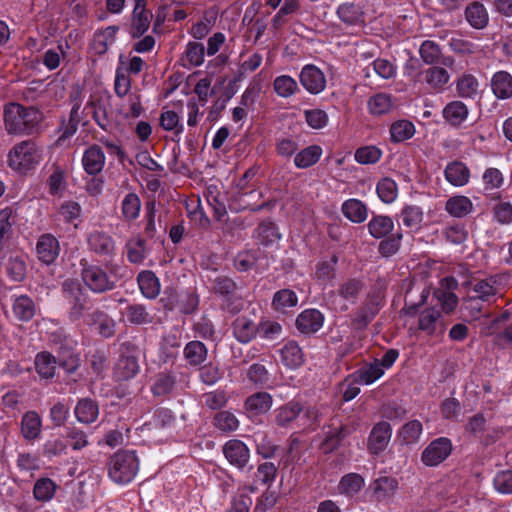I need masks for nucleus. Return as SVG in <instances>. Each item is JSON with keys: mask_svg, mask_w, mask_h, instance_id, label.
Wrapping results in <instances>:
<instances>
[{"mask_svg": "<svg viewBox=\"0 0 512 512\" xmlns=\"http://www.w3.org/2000/svg\"><path fill=\"white\" fill-rule=\"evenodd\" d=\"M42 113L35 107L9 103L4 108V124L9 134H33L38 131Z\"/></svg>", "mask_w": 512, "mask_h": 512, "instance_id": "obj_1", "label": "nucleus"}, {"mask_svg": "<svg viewBox=\"0 0 512 512\" xmlns=\"http://www.w3.org/2000/svg\"><path fill=\"white\" fill-rule=\"evenodd\" d=\"M109 478L116 484L131 482L139 470V459L134 451L119 450L107 462Z\"/></svg>", "mask_w": 512, "mask_h": 512, "instance_id": "obj_2", "label": "nucleus"}, {"mask_svg": "<svg viewBox=\"0 0 512 512\" xmlns=\"http://www.w3.org/2000/svg\"><path fill=\"white\" fill-rule=\"evenodd\" d=\"M61 292L69 305V319L75 322L83 318L85 311L91 308V301L80 282L75 279H66L62 283Z\"/></svg>", "mask_w": 512, "mask_h": 512, "instance_id": "obj_3", "label": "nucleus"}, {"mask_svg": "<svg viewBox=\"0 0 512 512\" xmlns=\"http://www.w3.org/2000/svg\"><path fill=\"white\" fill-rule=\"evenodd\" d=\"M81 277L84 284L94 293H105L116 288V279L98 265L81 262Z\"/></svg>", "mask_w": 512, "mask_h": 512, "instance_id": "obj_4", "label": "nucleus"}, {"mask_svg": "<svg viewBox=\"0 0 512 512\" xmlns=\"http://www.w3.org/2000/svg\"><path fill=\"white\" fill-rule=\"evenodd\" d=\"M40 159L35 142L31 140L16 144L9 152L8 163L11 168L24 173L33 168Z\"/></svg>", "mask_w": 512, "mask_h": 512, "instance_id": "obj_5", "label": "nucleus"}, {"mask_svg": "<svg viewBox=\"0 0 512 512\" xmlns=\"http://www.w3.org/2000/svg\"><path fill=\"white\" fill-rule=\"evenodd\" d=\"M213 291L223 297L222 308L231 313H239L244 306L243 299L238 295V285L228 276H218L213 282Z\"/></svg>", "mask_w": 512, "mask_h": 512, "instance_id": "obj_6", "label": "nucleus"}, {"mask_svg": "<svg viewBox=\"0 0 512 512\" xmlns=\"http://www.w3.org/2000/svg\"><path fill=\"white\" fill-rule=\"evenodd\" d=\"M222 451L227 461L239 470H243L250 461V449L239 439L227 441Z\"/></svg>", "mask_w": 512, "mask_h": 512, "instance_id": "obj_7", "label": "nucleus"}, {"mask_svg": "<svg viewBox=\"0 0 512 512\" xmlns=\"http://www.w3.org/2000/svg\"><path fill=\"white\" fill-rule=\"evenodd\" d=\"M452 445L447 438H438L432 441L422 452V462L426 466H437L451 453Z\"/></svg>", "mask_w": 512, "mask_h": 512, "instance_id": "obj_8", "label": "nucleus"}, {"mask_svg": "<svg viewBox=\"0 0 512 512\" xmlns=\"http://www.w3.org/2000/svg\"><path fill=\"white\" fill-rule=\"evenodd\" d=\"M392 435L391 425L386 421L376 423L368 437L367 449L371 454L378 455L388 446Z\"/></svg>", "mask_w": 512, "mask_h": 512, "instance_id": "obj_9", "label": "nucleus"}, {"mask_svg": "<svg viewBox=\"0 0 512 512\" xmlns=\"http://www.w3.org/2000/svg\"><path fill=\"white\" fill-rule=\"evenodd\" d=\"M301 85L311 94H318L326 87L324 73L315 65H305L299 75Z\"/></svg>", "mask_w": 512, "mask_h": 512, "instance_id": "obj_10", "label": "nucleus"}, {"mask_svg": "<svg viewBox=\"0 0 512 512\" xmlns=\"http://www.w3.org/2000/svg\"><path fill=\"white\" fill-rule=\"evenodd\" d=\"M324 322L323 314L317 309H306L296 318V327L302 334L316 333Z\"/></svg>", "mask_w": 512, "mask_h": 512, "instance_id": "obj_11", "label": "nucleus"}, {"mask_svg": "<svg viewBox=\"0 0 512 512\" xmlns=\"http://www.w3.org/2000/svg\"><path fill=\"white\" fill-rule=\"evenodd\" d=\"M273 404L272 396L264 391L256 392L246 398L244 408L249 417H256L267 413Z\"/></svg>", "mask_w": 512, "mask_h": 512, "instance_id": "obj_12", "label": "nucleus"}, {"mask_svg": "<svg viewBox=\"0 0 512 512\" xmlns=\"http://www.w3.org/2000/svg\"><path fill=\"white\" fill-rule=\"evenodd\" d=\"M419 53L423 62L428 65L440 64L445 67H451L454 64V59L449 56H443L439 45L431 40H426L421 44Z\"/></svg>", "mask_w": 512, "mask_h": 512, "instance_id": "obj_13", "label": "nucleus"}, {"mask_svg": "<svg viewBox=\"0 0 512 512\" xmlns=\"http://www.w3.org/2000/svg\"><path fill=\"white\" fill-rule=\"evenodd\" d=\"M39 260L50 265L54 263L60 252L58 240L51 234L42 235L36 245Z\"/></svg>", "mask_w": 512, "mask_h": 512, "instance_id": "obj_14", "label": "nucleus"}, {"mask_svg": "<svg viewBox=\"0 0 512 512\" xmlns=\"http://www.w3.org/2000/svg\"><path fill=\"white\" fill-rule=\"evenodd\" d=\"M83 168L89 175L99 174L105 165V155L102 148L93 144L89 146L82 157Z\"/></svg>", "mask_w": 512, "mask_h": 512, "instance_id": "obj_15", "label": "nucleus"}, {"mask_svg": "<svg viewBox=\"0 0 512 512\" xmlns=\"http://www.w3.org/2000/svg\"><path fill=\"white\" fill-rule=\"evenodd\" d=\"M232 331L238 342L247 344L258 334V325H256L251 319L245 316H240L232 323Z\"/></svg>", "mask_w": 512, "mask_h": 512, "instance_id": "obj_16", "label": "nucleus"}, {"mask_svg": "<svg viewBox=\"0 0 512 512\" xmlns=\"http://www.w3.org/2000/svg\"><path fill=\"white\" fill-rule=\"evenodd\" d=\"M354 430L355 428L353 426L347 425H341L337 428H331L327 432L324 440L321 443V448L323 452L328 454L337 450L341 446L343 440L347 436H349Z\"/></svg>", "mask_w": 512, "mask_h": 512, "instance_id": "obj_17", "label": "nucleus"}, {"mask_svg": "<svg viewBox=\"0 0 512 512\" xmlns=\"http://www.w3.org/2000/svg\"><path fill=\"white\" fill-rule=\"evenodd\" d=\"M152 17V13L146 7L134 6L130 28L131 37L139 38L144 35L150 27Z\"/></svg>", "mask_w": 512, "mask_h": 512, "instance_id": "obj_18", "label": "nucleus"}, {"mask_svg": "<svg viewBox=\"0 0 512 512\" xmlns=\"http://www.w3.org/2000/svg\"><path fill=\"white\" fill-rule=\"evenodd\" d=\"M141 293L148 299H155L160 293V282L154 272L144 270L137 276Z\"/></svg>", "mask_w": 512, "mask_h": 512, "instance_id": "obj_19", "label": "nucleus"}, {"mask_svg": "<svg viewBox=\"0 0 512 512\" xmlns=\"http://www.w3.org/2000/svg\"><path fill=\"white\" fill-rule=\"evenodd\" d=\"M183 355L190 366L197 367L206 361L208 349L203 342L192 340L185 345Z\"/></svg>", "mask_w": 512, "mask_h": 512, "instance_id": "obj_20", "label": "nucleus"}, {"mask_svg": "<svg viewBox=\"0 0 512 512\" xmlns=\"http://www.w3.org/2000/svg\"><path fill=\"white\" fill-rule=\"evenodd\" d=\"M371 489L375 500L383 501L395 494L398 489V481L389 476L380 477L372 483Z\"/></svg>", "mask_w": 512, "mask_h": 512, "instance_id": "obj_21", "label": "nucleus"}, {"mask_svg": "<svg viewBox=\"0 0 512 512\" xmlns=\"http://www.w3.org/2000/svg\"><path fill=\"white\" fill-rule=\"evenodd\" d=\"M139 372L137 358L119 357L113 369V377L117 381H127L134 378Z\"/></svg>", "mask_w": 512, "mask_h": 512, "instance_id": "obj_22", "label": "nucleus"}, {"mask_svg": "<svg viewBox=\"0 0 512 512\" xmlns=\"http://www.w3.org/2000/svg\"><path fill=\"white\" fill-rule=\"evenodd\" d=\"M4 267L11 280L22 282L26 278L27 264L23 256L15 253L9 254Z\"/></svg>", "mask_w": 512, "mask_h": 512, "instance_id": "obj_23", "label": "nucleus"}, {"mask_svg": "<svg viewBox=\"0 0 512 512\" xmlns=\"http://www.w3.org/2000/svg\"><path fill=\"white\" fill-rule=\"evenodd\" d=\"M280 355L283 365L290 369L298 368L304 363L303 351L295 341L287 342L280 350Z\"/></svg>", "mask_w": 512, "mask_h": 512, "instance_id": "obj_24", "label": "nucleus"}, {"mask_svg": "<svg viewBox=\"0 0 512 512\" xmlns=\"http://www.w3.org/2000/svg\"><path fill=\"white\" fill-rule=\"evenodd\" d=\"M88 244L90 249L99 255H111L115 250L111 236L101 231L92 232L88 237Z\"/></svg>", "mask_w": 512, "mask_h": 512, "instance_id": "obj_25", "label": "nucleus"}, {"mask_svg": "<svg viewBox=\"0 0 512 512\" xmlns=\"http://www.w3.org/2000/svg\"><path fill=\"white\" fill-rule=\"evenodd\" d=\"M369 234L375 239L387 237L394 229L392 218L384 215H374L367 224Z\"/></svg>", "mask_w": 512, "mask_h": 512, "instance_id": "obj_26", "label": "nucleus"}, {"mask_svg": "<svg viewBox=\"0 0 512 512\" xmlns=\"http://www.w3.org/2000/svg\"><path fill=\"white\" fill-rule=\"evenodd\" d=\"M42 421L35 411L26 412L21 420V433L27 440H35L41 433Z\"/></svg>", "mask_w": 512, "mask_h": 512, "instance_id": "obj_27", "label": "nucleus"}, {"mask_svg": "<svg viewBox=\"0 0 512 512\" xmlns=\"http://www.w3.org/2000/svg\"><path fill=\"white\" fill-rule=\"evenodd\" d=\"M465 18L475 29H483L489 20L488 13L480 2H473L466 7Z\"/></svg>", "mask_w": 512, "mask_h": 512, "instance_id": "obj_28", "label": "nucleus"}, {"mask_svg": "<svg viewBox=\"0 0 512 512\" xmlns=\"http://www.w3.org/2000/svg\"><path fill=\"white\" fill-rule=\"evenodd\" d=\"M98 413V404L90 398L80 399L75 407L76 418L85 424L93 423L97 419Z\"/></svg>", "mask_w": 512, "mask_h": 512, "instance_id": "obj_29", "label": "nucleus"}, {"mask_svg": "<svg viewBox=\"0 0 512 512\" xmlns=\"http://www.w3.org/2000/svg\"><path fill=\"white\" fill-rule=\"evenodd\" d=\"M491 86L497 98L507 99L512 96V76L506 71L495 73Z\"/></svg>", "mask_w": 512, "mask_h": 512, "instance_id": "obj_30", "label": "nucleus"}, {"mask_svg": "<svg viewBox=\"0 0 512 512\" xmlns=\"http://www.w3.org/2000/svg\"><path fill=\"white\" fill-rule=\"evenodd\" d=\"M337 15L347 25L364 23V12L359 5L354 3L347 2L340 5L337 9Z\"/></svg>", "mask_w": 512, "mask_h": 512, "instance_id": "obj_31", "label": "nucleus"}, {"mask_svg": "<svg viewBox=\"0 0 512 512\" xmlns=\"http://www.w3.org/2000/svg\"><path fill=\"white\" fill-rule=\"evenodd\" d=\"M302 410L300 403L290 401L275 411V422L280 427H286L299 416Z\"/></svg>", "mask_w": 512, "mask_h": 512, "instance_id": "obj_32", "label": "nucleus"}, {"mask_svg": "<svg viewBox=\"0 0 512 512\" xmlns=\"http://www.w3.org/2000/svg\"><path fill=\"white\" fill-rule=\"evenodd\" d=\"M470 176L469 169L462 162L449 163L445 169L446 180L454 186L465 185Z\"/></svg>", "mask_w": 512, "mask_h": 512, "instance_id": "obj_33", "label": "nucleus"}, {"mask_svg": "<svg viewBox=\"0 0 512 512\" xmlns=\"http://www.w3.org/2000/svg\"><path fill=\"white\" fill-rule=\"evenodd\" d=\"M342 213L354 223H362L367 218V207L358 199L346 200L342 205Z\"/></svg>", "mask_w": 512, "mask_h": 512, "instance_id": "obj_34", "label": "nucleus"}, {"mask_svg": "<svg viewBox=\"0 0 512 512\" xmlns=\"http://www.w3.org/2000/svg\"><path fill=\"white\" fill-rule=\"evenodd\" d=\"M365 287V283L359 278H349L339 285L338 295L344 300L355 302Z\"/></svg>", "mask_w": 512, "mask_h": 512, "instance_id": "obj_35", "label": "nucleus"}, {"mask_svg": "<svg viewBox=\"0 0 512 512\" xmlns=\"http://www.w3.org/2000/svg\"><path fill=\"white\" fill-rule=\"evenodd\" d=\"M322 155V149L318 145H311L299 153L294 158L295 166L301 169L308 168L317 163Z\"/></svg>", "mask_w": 512, "mask_h": 512, "instance_id": "obj_36", "label": "nucleus"}, {"mask_svg": "<svg viewBox=\"0 0 512 512\" xmlns=\"http://www.w3.org/2000/svg\"><path fill=\"white\" fill-rule=\"evenodd\" d=\"M35 368L42 378H52L55 375L56 357L49 352L38 353L35 359Z\"/></svg>", "mask_w": 512, "mask_h": 512, "instance_id": "obj_37", "label": "nucleus"}, {"mask_svg": "<svg viewBox=\"0 0 512 512\" xmlns=\"http://www.w3.org/2000/svg\"><path fill=\"white\" fill-rule=\"evenodd\" d=\"M383 300V291L379 288H373L359 307L374 319L383 306Z\"/></svg>", "mask_w": 512, "mask_h": 512, "instance_id": "obj_38", "label": "nucleus"}, {"mask_svg": "<svg viewBox=\"0 0 512 512\" xmlns=\"http://www.w3.org/2000/svg\"><path fill=\"white\" fill-rule=\"evenodd\" d=\"M125 315L129 323L133 325H148L153 321V317L142 304H130L127 306Z\"/></svg>", "mask_w": 512, "mask_h": 512, "instance_id": "obj_39", "label": "nucleus"}, {"mask_svg": "<svg viewBox=\"0 0 512 512\" xmlns=\"http://www.w3.org/2000/svg\"><path fill=\"white\" fill-rule=\"evenodd\" d=\"M443 115L451 125L457 126L467 118L468 109L462 102L453 101L446 105Z\"/></svg>", "mask_w": 512, "mask_h": 512, "instance_id": "obj_40", "label": "nucleus"}, {"mask_svg": "<svg viewBox=\"0 0 512 512\" xmlns=\"http://www.w3.org/2000/svg\"><path fill=\"white\" fill-rule=\"evenodd\" d=\"M472 202L465 196H455L447 200L445 209L454 217H464L472 210Z\"/></svg>", "mask_w": 512, "mask_h": 512, "instance_id": "obj_41", "label": "nucleus"}, {"mask_svg": "<svg viewBox=\"0 0 512 512\" xmlns=\"http://www.w3.org/2000/svg\"><path fill=\"white\" fill-rule=\"evenodd\" d=\"M35 310L33 300L26 295H21L14 301L13 312L19 320L29 321L35 315Z\"/></svg>", "mask_w": 512, "mask_h": 512, "instance_id": "obj_42", "label": "nucleus"}, {"mask_svg": "<svg viewBox=\"0 0 512 512\" xmlns=\"http://www.w3.org/2000/svg\"><path fill=\"white\" fill-rule=\"evenodd\" d=\"M273 89L282 98H289L299 91L296 80L288 75H281L274 79Z\"/></svg>", "mask_w": 512, "mask_h": 512, "instance_id": "obj_43", "label": "nucleus"}, {"mask_svg": "<svg viewBox=\"0 0 512 512\" xmlns=\"http://www.w3.org/2000/svg\"><path fill=\"white\" fill-rule=\"evenodd\" d=\"M56 364L67 373L75 372L80 366L79 355L71 349L62 347L56 358Z\"/></svg>", "mask_w": 512, "mask_h": 512, "instance_id": "obj_44", "label": "nucleus"}, {"mask_svg": "<svg viewBox=\"0 0 512 512\" xmlns=\"http://www.w3.org/2000/svg\"><path fill=\"white\" fill-rule=\"evenodd\" d=\"M141 208L140 198L136 193H128L121 204V212L124 220L133 221L139 216Z\"/></svg>", "mask_w": 512, "mask_h": 512, "instance_id": "obj_45", "label": "nucleus"}, {"mask_svg": "<svg viewBox=\"0 0 512 512\" xmlns=\"http://www.w3.org/2000/svg\"><path fill=\"white\" fill-rule=\"evenodd\" d=\"M425 82L432 88H440L449 81V74L444 67L433 66L423 71Z\"/></svg>", "mask_w": 512, "mask_h": 512, "instance_id": "obj_46", "label": "nucleus"}, {"mask_svg": "<svg viewBox=\"0 0 512 512\" xmlns=\"http://www.w3.org/2000/svg\"><path fill=\"white\" fill-rule=\"evenodd\" d=\"M368 106L373 115H383L391 111L393 103L389 94L378 93L370 98Z\"/></svg>", "mask_w": 512, "mask_h": 512, "instance_id": "obj_47", "label": "nucleus"}, {"mask_svg": "<svg viewBox=\"0 0 512 512\" xmlns=\"http://www.w3.org/2000/svg\"><path fill=\"white\" fill-rule=\"evenodd\" d=\"M298 298L294 291L290 289H282L274 294L272 305L277 311H285L287 308L295 307Z\"/></svg>", "mask_w": 512, "mask_h": 512, "instance_id": "obj_48", "label": "nucleus"}, {"mask_svg": "<svg viewBox=\"0 0 512 512\" xmlns=\"http://www.w3.org/2000/svg\"><path fill=\"white\" fill-rule=\"evenodd\" d=\"M400 218L406 227L419 229L423 220V212L416 205H407L401 210Z\"/></svg>", "mask_w": 512, "mask_h": 512, "instance_id": "obj_49", "label": "nucleus"}, {"mask_svg": "<svg viewBox=\"0 0 512 512\" xmlns=\"http://www.w3.org/2000/svg\"><path fill=\"white\" fill-rule=\"evenodd\" d=\"M415 132L414 125L407 120L395 122L391 125V140L394 142H402L410 139Z\"/></svg>", "mask_w": 512, "mask_h": 512, "instance_id": "obj_50", "label": "nucleus"}, {"mask_svg": "<svg viewBox=\"0 0 512 512\" xmlns=\"http://www.w3.org/2000/svg\"><path fill=\"white\" fill-rule=\"evenodd\" d=\"M213 423L222 432H232L239 427V421L236 416L227 410L216 413Z\"/></svg>", "mask_w": 512, "mask_h": 512, "instance_id": "obj_51", "label": "nucleus"}, {"mask_svg": "<svg viewBox=\"0 0 512 512\" xmlns=\"http://www.w3.org/2000/svg\"><path fill=\"white\" fill-rule=\"evenodd\" d=\"M383 373L384 370L379 365L378 359H376L370 365L364 366L357 371V381L368 385L379 379Z\"/></svg>", "mask_w": 512, "mask_h": 512, "instance_id": "obj_52", "label": "nucleus"}, {"mask_svg": "<svg viewBox=\"0 0 512 512\" xmlns=\"http://www.w3.org/2000/svg\"><path fill=\"white\" fill-rule=\"evenodd\" d=\"M441 313L435 308H427L423 310L419 316V329L427 332L429 335L435 333L436 323Z\"/></svg>", "mask_w": 512, "mask_h": 512, "instance_id": "obj_53", "label": "nucleus"}, {"mask_svg": "<svg viewBox=\"0 0 512 512\" xmlns=\"http://www.w3.org/2000/svg\"><path fill=\"white\" fill-rule=\"evenodd\" d=\"M364 485L362 476L356 473H350L342 477L339 483V489L342 493L347 495H354L358 493Z\"/></svg>", "mask_w": 512, "mask_h": 512, "instance_id": "obj_54", "label": "nucleus"}, {"mask_svg": "<svg viewBox=\"0 0 512 512\" xmlns=\"http://www.w3.org/2000/svg\"><path fill=\"white\" fill-rule=\"evenodd\" d=\"M55 489L56 485L51 479L41 478L34 485V497L38 501H48L53 497Z\"/></svg>", "mask_w": 512, "mask_h": 512, "instance_id": "obj_55", "label": "nucleus"}, {"mask_svg": "<svg viewBox=\"0 0 512 512\" xmlns=\"http://www.w3.org/2000/svg\"><path fill=\"white\" fill-rule=\"evenodd\" d=\"M457 90L463 98H473L478 92V82L472 75H463L457 82Z\"/></svg>", "mask_w": 512, "mask_h": 512, "instance_id": "obj_56", "label": "nucleus"}, {"mask_svg": "<svg viewBox=\"0 0 512 512\" xmlns=\"http://www.w3.org/2000/svg\"><path fill=\"white\" fill-rule=\"evenodd\" d=\"M205 48L202 43L191 41L187 44L185 57L192 66H200L204 62Z\"/></svg>", "mask_w": 512, "mask_h": 512, "instance_id": "obj_57", "label": "nucleus"}, {"mask_svg": "<svg viewBox=\"0 0 512 512\" xmlns=\"http://www.w3.org/2000/svg\"><path fill=\"white\" fill-rule=\"evenodd\" d=\"M377 193L385 203H391L397 196V185L390 178H384L377 184Z\"/></svg>", "mask_w": 512, "mask_h": 512, "instance_id": "obj_58", "label": "nucleus"}, {"mask_svg": "<svg viewBox=\"0 0 512 512\" xmlns=\"http://www.w3.org/2000/svg\"><path fill=\"white\" fill-rule=\"evenodd\" d=\"M401 240V233H396L384 238L378 245L379 253L384 257L394 255L400 248Z\"/></svg>", "mask_w": 512, "mask_h": 512, "instance_id": "obj_59", "label": "nucleus"}, {"mask_svg": "<svg viewBox=\"0 0 512 512\" xmlns=\"http://www.w3.org/2000/svg\"><path fill=\"white\" fill-rule=\"evenodd\" d=\"M380 149L375 146H365L358 148L355 152V159L360 164H373L381 158Z\"/></svg>", "mask_w": 512, "mask_h": 512, "instance_id": "obj_60", "label": "nucleus"}, {"mask_svg": "<svg viewBox=\"0 0 512 512\" xmlns=\"http://www.w3.org/2000/svg\"><path fill=\"white\" fill-rule=\"evenodd\" d=\"M131 88V78L129 77L127 71L118 67L115 75V84L114 90L118 97L123 98L128 94Z\"/></svg>", "mask_w": 512, "mask_h": 512, "instance_id": "obj_61", "label": "nucleus"}, {"mask_svg": "<svg viewBox=\"0 0 512 512\" xmlns=\"http://www.w3.org/2000/svg\"><path fill=\"white\" fill-rule=\"evenodd\" d=\"M257 233L258 238L265 245L280 238L276 225L271 221L261 222L257 228Z\"/></svg>", "mask_w": 512, "mask_h": 512, "instance_id": "obj_62", "label": "nucleus"}, {"mask_svg": "<svg viewBox=\"0 0 512 512\" xmlns=\"http://www.w3.org/2000/svg\"><path fill=\"white\" fill-rule=\"evenodd\" d=\"M199 377L206 385H214L222 378V373L217 364L209 362L200 368Z\"/></svg>", "mask_w": 512, "mask_h": 512, "instance_id": "obj_63", "label": "nucleus"}, {"mask_svg": "<svg viewBox=\"0 0 512 512\" xmlns=\"http://www.w3.org/2000/svg\"><path fill=\"white\" fill-rule=\"evenodd\" d=\"M304 116L307 124L313 129H322L328 122L327 113L321 109L305 110Z\"/></svg>", "mask_w": 512, "mask_h": 512, "instance_id": "obj_64", "label": "nucleus"}]
</instances>
